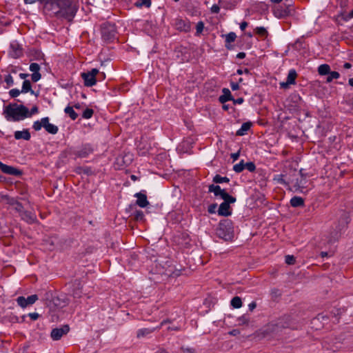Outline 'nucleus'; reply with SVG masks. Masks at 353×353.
<instances>
[{
	"mask_svg": "<svg viewBox=\"0 0 353 353\" xmlns=\"http://www.w3.org/2000/svg\"><path fill=\"white\" fill-rule=\"evenodd\" d=\"M28 92H30L32 94H34V91L32 90L31 83L29 80H25L23 82L22 85V93H27Z\"/></svg>",
	"mask_w": 353,
	"mask_h": 353,
	"instance_id": "25",
	"label": "nucleus"
},
{
	"mask_svg": "<svg viewBox=\"0 0 353 353\" xmlns=\"http://www.w3.org/2000/svg\"><path fill=\"white\" fill-rule=\"evenodd\" d=\"M169 322L168 321H163L160 325L157 327V328H142L137 331V336L138 338L144 337L148 336V334L152 333L154 330L159 329L164 324Z\"/></svg>",
	"mask_w": 353,
	"mask_h": 353,
	"instance_id": "14",
	"label": "nucleus"
},
{
	"mask_svg": "<svg viewBox=\"0 0 353 353\" xmlns=\"http://www.w3.org/2000/svg\"><path fill=\"white\" fill-rule=\"evenodd\" d=\"M93 152L90 145L87 144L82 146V148L77 152V155L81 158H85Z\"/></svg>",
	"mask_w": 353,
	"mask_h": 353,
	"instance_id": "18",
	"label": "nucleus"
},
{
	"mask_svg": "<svg viewBox=\"0 0 353 353\" xmlns=\"http://www.w3.org/2000/svg\"><path fill=\"white\" fill-rule=\"evenodd\" d=\"M134 5L138 8H149L151 6V0H138L134 3Z\"/></svg>",
	"mask_w": 353,
	"mask_h": 353,
	"instance_id": "28",
	"label": "nucleus"
},
{
	"mask_svg": "<svg viewBox=\"0 0 353 353\" xmlns=\"http://www.w3.org/2000/svg\"><path fill=\"white\" fill-rule=\"evenodd\" d=\"M248 306H249L250 310H254V309L256 307V303H254V302H252V303H250L249 304V305H248Z\"/></svg>",
	"mask_w": 353,
	"mask_h": 353,
	"instance_id": "64",
	"label": "nucleus"
},
{
	"mask_svg": "<svg viewBox=\"0 0 353 353\" xmlns=\"http://www.w3.org/2000/svg\"><path fill=\"white\" fill-rule=\"evenodd\" d=\"M248 26V23L246 21H243L240 23V28L242 31H243L246 27Z\"/></svg>",
	"mask_w": 353,
	"mask_h": 353,
	"instance_id": "59",
	"label": "nucleus"
},
{
	"mask_svg": "<svg viewBox=\"0 0 353 353\" xmlns=\"http://www.w3.org/2000/svg\"><path fill=\"white\" fill-rule=\"evenodd\" d=\"M102 37L104 40L110 41L115 39L116 31L114 26H108L103 27L101 31Z\"/></svg>",
	"mask_w": 353,
	"mask_h": 353,
	"instance_id": "6",
	"label": "nucleus"
},
{
	"mask_svg": "<svg viewBox=\"0 0 353 353\" xmlns=\"http://www.w3.org/2000/svg\"><path fill=\"white\" fill-rule=\"evenodd\" d=\"M234 101V104H241L243 102V99L242 97L238 98L236 99H232Z\"/></svg>",
	"mask_w": 353,
	"mask_h": 353,
	"instance_id": "58",
	"label": "nucleus"
},
{
	"mask_svg": "<svg viewBox=\"0 0 353 353\" xmlns=\"http://www.w3.org/2000/svg\"><path fill=\"white\" fill-rule=\"evenodd\" d=\"M236 38V35L234 32H231L225 35V41L226 43H232L235 41Z\"/></svg>",
	"mask_w": 353,
	"mask_h": 353,
	"instance_id": "36",
	"label": "nucleus"
},
{
	"mask_svg": "<svg viewBox=\"0 0 353 353\" xmlns=\"http://www.w3.org/2000/svg\"><path fill=\"white\" fill-rule=\"evenodd\" d=\"M72 295L74 299L80 298L81 296V290L80 289L74 290L73 291Z\"/></svg>",
	"mask_w": 353,
	"mask_h": 353,
	"instance_id": "49",
	"label": "nucleus"
},
{
	"mask_svg": "<svg viewBox=\"0 0 353 353\" xmlns=\"http://www.w3.org/2000/svg\"><path fill=\"white\" fill-rule=\"evenodd\" d=\"M21 219L26 221L28 223H34L36 219V215L29 211L23 210L22 212L19 214Z\"/></svg>",
	"mask_w": 353,
	"mask_h": 353,
	"instance_id": "16",
	"label": "nucleus"
},
{
	"mask_svg": "<svg viewBox=\"0 0 353 353\" xmlns=\"http://www.w3.org/2000/svg\"><path fill=\"white\" fill-rule=\"evenodd\" d=\"M230 86L232 90H237L239 89V85L238 83H231Z\"/></svg>",
	"mask_w": 353,
	"mask_h": 353,
	"instance_id": "56",
	"label": "nucleus"
},
{
	"mask_svg": "<svg viewBox=\"0 0 353 353\" xmlns=\"http://www.w3.org/2000/svg\"><path fill=\"white\" fill-rule=\"evenodd\" d=\"M275 325L276 327L273 330V331L276 332L279 331V328L290 327L294 329L295 327L290 321L289 316L283 317V319L280 320Z\"/></svg>",
	"mask_w": 353,
	"mask_h": 353,
	"instance_id": "12",
	"label": "nucleus"
},
{
	"mask_svg": "<svg viewBox=\"0 0 353 353\" xmlns=\"http://www.w3.org/2000/svg\"><path fill=\"white\" fill-rule=\"evenodd\" d=\"M217 208V205L216 203L212 204L208 207V212L210 214H214L216 212Z\"/></svg>",
	"mask_w": 353,
	"mask_h": 353,
	"instance_id": "46",
	"label": "nucleus"
},
{
	"mask_svg": "<svg viewBox=\"0 0 353 353\" xmlns=\"http://www.w3.org/2000/svg\"><path fill=\"white\" fill-rule=\"evenodd\" d=\"M21 48L19 45L16 42H12L10 44V50L9 51L10 55L13 58H17L21 54Z\"/></svg>",
	"mask_w": 353,
	"mask_h": 353,
	"instance_id": "17",
	"label": "nucleus"
},
{
	"mask_svg": "<svg viewBox=\"0 0 353 353\" xmlns=\"http://www.w3.org/2000/svg\"><path fill=\"white\" fill-rule=\"evenodd\" d=\"M252 123L250 122L243 123L239 130L236 132V135L243 136L250 129Z\"/></svg>",
	"mask_w": 353,
	"mask_h": 353,
	"instance_id": "22",
	"label": "nucleus"
},
{
	"mask_svg": "<svg viewBox=\"0 0 353 353\" xmlns=\"http://www.w3.org/2000/svg\"><path fill=\"white\" fill-rule=\"evenodd\" d=\"M295 262V258L292 255H287L285 256V263L288 265H292Z\"/></svg>",
	"mask_w": 353,
	"mask_h": 353,
	"instance_id": "45",
	"label": "nucleus"
},
{
	"mask_svg": "<svg viewBox=\"0 0 353 353\" xmlns=\"http://www.w3.org/2000/svg\"><path fill=\"white\" fill-rule=\"evenodd\" d=\"M216 234L225 241H231L234 236L232 221L228 219L221 221L216 229Z\"/></svg>",
	"mask_w": 353,
	"mask_h": 353,
	"instance_id": "2",
	"label": "nucleus"
},
{
	"mask_svg": "<svg viewBox=\"0 0 353 353\" xmlns=\"http://www.w3.org/2000/svg\"><path fill=\"white\" fill-rule=\"evenodd\" d=\"M51 303L54 307L60 309L65 307L69 303V300L65 295H60L54 296Z\"/></svg>",
	"mask_w": 353,
	"mask_h": 353,
	"instance_id": "7",
	"label": "nucleus"
},
{
	"mask_svg": "<svg viewBox=\"0 0 353 353\" xmlns=\"http://www.w3.org/2000/svg\"><path fill=\"white\" fill-rule=\"evenodd\" d=\"M43 120L44 121L43 128L48 133L52 134H55L58 132V130H59L58 127L52 123H49L48 117H43Z\"/></svg>",
	"mask_w": 353,
	"mask_h": 353,
	"instance_id": "15",
	"label": "nucleus"
},
{
	"mask_svg": "<svg viewBox=\"0 0 353 353\" xmlns=\"http://www.w3.org/2000/svg\"><path fill=\"white\" fill-rule=\"evenodd\" d=\"M99 74V70L93 68L90 71L81 73V77L84 81V85L87 87H91L96 84L97 75Z\"/></svg>",
	"mask_w": 353,
	"mask_h": 353,
	"instance_id": "4",
	"label": "nucleus"
},
{
	"mask_svg": "<svg viewBox=\"0 0 353 353\" xmlns=\"http://www.w3.org/2000/svg\"><path fill=\"white\" fill-rule=\"evenodd\" d=\"M245 57V54L244 52H239L236 55V57L238 59H243Z\"/></svg>",
	"mask_w": 353,
	"mask_h": 353,
	"instance_id": "63",
	"label": "nucleus"
},
{
	"mask_svg": "<svg viewBox=\"0 0 353 353\" xmlns=\"http://www.w3.org/2000/svg\"><path fill=\"white\" fill-rule=\"evenodd\" d=\"M239 157V152L234 153V154H231V157H232V159H233L234 161L237 160Z\"/></svg>",
	"mask_w": 353,
	"mask_h": 353,
	"instance_id": "60",
	"label": "nucleus"
},
{
	"mask_svg": "<svg viewBox=\"0 0 353 353\" xmlns=\"http://www.w3.org/2000/svg\"><path fill=\"white\" fill-rule=\"evenodd\" d=\"M179 329H180V328H179V327H177V326H169V327H168V330H174V331H178V330H179Z\"/></svg>",
	"mask_w": 353,
	"mask_h": 353,
	"instance_id": "62",
	"label": "nucleus"
},
{
	"mask_svg": "<svg viewBox=\"0 0 353 353\" xmlns=\"http://www.w3.org/2000/svg\"><path fill=\"white\" fill-rule=\"evenodd\" d=\"M64 112L65 114H68L72 120H75L78 117V114L74 112L73 107L72 106H67L65 108Z\"/></svg>",
	"mask_w": 353,
	"mask_h": 353,
	"instance_id": "26",
	"label": "nucleus"
},
{
	"mask_svg": "<svg viewBox=\"0 0 353 353\" xmlns=\"http://www.w3.org/2000/svg\"><path fill=\"white\" fill-rule=\"evenodd\" d=\"M0 170L5 174H10L13 176H19L21 174V172L17 168L6 165L0 161Z\"/></svg>",
	"mask_w": 353,
	"mask_h": 353,
	"instance_id": "11",
	"label": "nucleus"
},
{
	"mask_svg": "<svg viewBox=\"0 0 353 353\" xmlns=\"http://www.w3.org/2000/svg\"><path fill=\"white\" fill-rule=\"evenodd\" d=\"M179 24L183 23V30L184 31H187V30H189V28H190V26H189L188 24H186L184 21H181H181H179Z\"/></svg>",
	"mask_w": 353,
	"mask_h": 353,
	"instance_id": "57",
	"label": "nucleus"
},
{
	"mask_svg": "<svg viewBox=\"0 0 353 353\" xmlns=\"http://www.w3.org/2000/svg\"><path fill=\"white\" fill-rule=\"evenodd\" d=\"M11 209L15 210L20 214L23 210V207L19 202L17 201Z\"/></svg>",
	"mask_w": 353,
	"mask_h": 353,
	"instance_id": "37",
	"label": "nucleus"
},
{
	"mask_svg": "<svg viewBox=\"0 0 353 353\" xmlns=\"http://www.w3.org/2000/svg\"><path fill=\"white\" fill-rule=\"evenodd\" d=\"M14 138L16 139H24L29 140L30 139V134L28 130H24L23 131H16L14 132Z\"/></svg>",
	"mask_w": 353,
	"mask_h": 353,
	"instance_id": "20",
	"label": "nucleus"
},
{
	"mask_svg": "<svg viewBox=\"0 0 353 353\" xmlns=\"http://www.w3.org/2000/svg\"><path fill=\"white\" fill-rule=\"evenodd\" d=\"M220 10V8L218 5L214 4L211 8V12L212 13H218Z\"/></svg>",
	"mask_w": 353,
	"mask_h": 353,
	"instance_id": "52",
	"label": "nucleus"
},
{
	"mask_svg": "<svg viewBox=\"0 0 353 353\" xmlns=\"http://www.w3.org/2000/svg\"><path fill=\"white\" fill-rule=\"evenodd\" d=\"M204 23L202 21H199L197 23L196 26V34L199 35L203 30Z\"/></svg>",
	"mask_w": 353,
	"mask_h": 353,
	"instance_id": "40",
	"label": "nucleus"
},
{
	"mask_svg": "<svg viewBox=\"0 0 353 353\" xmlns=\"http://www.w3.org/2000/svg\"><path fill=\"white\" fill-rule=\"evenodd\" d=\"M236 72L239 74H242L243 73L248 74V73H249V70L248 69H245L244 70H242L241 69H239Z\"/></svg>",
	"mask_w": 353,
	"mask_h": 353,
	"instance_id": "61",
	"label": "nucleus"
},
{
	"mask_svg": "<svg viewBox=\"0 0 353 353\" xmlns=\"http://www.w3.org/2000/svg\"><path fill=\"white\" fill-rule=\"evenodd\" d=\"M38 299L37 295L33 294L29 296L28 298H25L23 296H19L17 299V302L19 305L22 307H26L28 305H32L35 303V301Z\"/></svg>",
	"mask_w": 353,
	"mask_h": 353,
	"instance_id": "8",
	"label": "nucleus"
},
{
	"mask_svg": "<svg viewBox=\"0 0 353 353\" xmlns=\"http://www.w3.org/2000/svg\"><path fill=\"white\" fill-rule=\"evenodd\" d=\"M352 18H353V10L349 14L343 16V19L345 21H348Z\"/></svg>",
	"mask_w": 353,
	"mask_h": 353,
	"instance_id": "54",
	"label": "nucleus"
},
{
	"mask_svg": "<svg viewBox=\"0 0 353 353\" xmlns=\"http://www.w3.org/2000/svg\"><path fill=\"white\" fill-rule=\"evenodd\" d=\"M327 74H328V76L326 79V81L327 83H330L333 79H337L340 77L339 73L336 71H332V72L330 71V73H328Z\"/></svg>",
	"mask_w": 353,
	"mask_h": 353,
	"instance_id": "31",
	"label": "nucleus"
},
{
	"mask_svg": "<svg viewBox=\"0 0 353 353\" xmlns=\"http://www.w3.org/2000/svg\"><path fill=\"white\" fill-rule=\"evenodd\" d=\"M30 70L32 72V80L34 82H37L41 77V74L39 73L40 66L37 63H32L30 65Z\"/></svg>",
	"mask_w": 353,
	"mask_h": 353,
	"instance_id": "13",
	"label": "nucleus"
},
{
	"mask_svg": "<svg viewBox=\"0 0 353 353\" xmlns=\"http://www.w3.org/2000/svg\"><path fill=\"white\" fill-rule=\"evenodd\" d=\"M222 91H223V94L219 97V101L221 103H224L232 99L231 92L229 90V89L223 88Z\"/></svg>",
	"mask_w": 353,
	"mask_h": 353,
	"instance_id": "21",
	"label": "nucleus"
},
{
	"mask_svg": "<svg viewBox=\"0 0 353 353\" xmlns=\"http://www.w3.org/2000/svg\"><path fill=\"white\" fill-rule=\"evenodd\" d=\"M21 92V91H20L19 89L14 88L10 90L9 94L11 97L15 98L18 97Z\"/></svg>",
	"mask_w": 353,
	"mask_h": 353,
	"instance_id": "42",
	"label": "nucleus"
},
{
	"mask_svg": "<svg viewBox=\"0 0 353 353\" xmlns=\"http://www.w3.org/2000/svg\"><path fill=\"white\" fill-rule=\"evenodd\" d=\"M70 330L69 326L65 325L61 327H57L52 330L51 338L54 341L59 340L63 335L66 334Z\"/></svg>",
	"mask_w": 353,
	"mask_h": 353,
	"instance_id": "5",
	"label": "nucleus"
},
{
	"mask_svg": "<svg viewBox=\"0 0 353 353\" xmlns=\"http://www.w3.org/2000/svg\"><path fill=\"white\" fill-rule=\"evenodd\" d=\"M182 350L184 353H196V350L192 347H182Z\"/></svg>",
	"mask_w": 353,
	"mask_h": 353,
	"instance_id": "48",
	"label": "nucleus"
},
{
	"mask_svg": "<svg viewBox=\"0 0 353 353\" xmlns=\"http://www.w3.org/2000/svg\"><path fill=\"white\" fill-rule=\"evenodd\" d=\"M105 74L104 72H99V74L97 75V81L99 80V81H101V80H103L105 79Z\"/></svg>",
	"mask_w": 353,
	"mask_h": 353,
	"instance_id": "53",
	"label": "nucleus"
},
{
	"mask_svg": "<svg viewBox=\"0 0 353 353\" xmlns=\"http://www.w3.org/2000/svg\"><path fill=\"white\" fill-rule=\"evenodd\" d=\"M231 305L234 308H240L242 305V301L240 297L235 296L231 300Z\"/></svg>",
	"mask_w": 353,
	"mask_h": 353,
	"instance_id": "30",
	"label": "nucleus"
},
{
	"mask_svg": "<svg viewBox=\"0 0 353 353\" xmlns=\"http://www.w3.org/2000/svg\"><path fill=\"white\" fill-rule=\"evenodd\" d=\"M245 168L249 170L250 172H253L256 169V166L252 162H248L245 163Z\"/></svg>",
	"mask_w": 353,
	"mask_h": 353,
	"instance_id": "43",
	"label": "nucleus"
},
{
	"mask_svg": "<svg viewBox=\"0 0 353 353\" xmlns=\"http://www.w3.org/2000/svg\"><path fill=\"white\" fill-rule=\"evenodd\" d=\"M290 204L294 208L303 206L304 200L300 196H294L290 200Z\"/></svg>",
	"mask_w": 353,
	"mask_h": 353,
	"instance_id": "23",
	"label": "nucleus"
},
{
	"mask_svg": "<svg viewBox=\"0 0 353 353\" xmlns=\"http://www.w3.org/2000/svg\"><path fill=\"white\" fill-rule=\"evenodd\" d=\"M223 201L219 208L218 214L221 216H228L231 214L230 203H233L234 202L230 201L229 199Z\"/></svg>",
	"mask_w": 353,
	"mask_h": 353,
	"instance_id": "10",
	"label": "nucleus"
},
{
	"mask_svg": "<svg viewBox=\"0 0 353 353\" xmlns=\"http://www.w3.org/2000/svg\"><path fill=\"white\" fill-rule=\"evenodd\" d=\"M28 316L32 321H36L39 316V314L37 312L29 313Z\"/></svg>",
	"mask_w": 353,
	"mask_h": 353,
	"instance_id": "51",
	"label": "nucleus"
},
{
	"mask_svg": "<svg viewBox=\"0 0 353 353\" xmlns=\"http://www.w3.org/2000/svg\"><path fill=\"white\" fill-rule=\"evenodd\" d=\"M93 112V110L86 108L83 112V117L85 119H90L92 117Z\"/></svg>",
	"mask_w": 353,
	"mask_h": 353,
	"instance_id": "38",
	"label": "nucleus"
},
{
	"mask_svg": "<svg viewBox=\"0 0 353 353\" xmlns=\"http://www.w3.org/2000/svg\"><path fill=\"white\" fill-rule=\"evenodd\" d=\"M274 180L280 184L289 185V182L286 181L284 179V175L281 174L275 175L274 176Z\"/></svg>",
	"mask_w": 353,
	"mask_h": 353,
	"instance_id": "32",
	"label": "nucleus"
},
{
	"mask_svg": "<svg viewBox=\"0 0 353 353\" xmlns=\"http://www.w3.org/2000/svg\"><path fill=\"white\" fill-rule=\"evenodd\" d=\"M44 121L43 120V118L40 121H36L33 123L32 128L35 131H39L41 129V128H43L44 126Z\"/></svg>",
	"mask_w": 353,
	"mask_h": 353,
	"instance_id": "33",
	"label": "nucleus"
},
{
	"mask_svg": "<svg viewBox=\"0 0 353 353\" xmlns=\"http://www.w3.org/2000/svg\"><path fill=\"white\" fill-rule=\"evenodd\" d=\"M213 181L216 183H228L230 181L229 178L226 176H221L219 174H216L213 178Z\"/></svg>",
	"mask_w": 353,
	"mask_h": 353,
	"instance_id": "29",
	"label": "nucleus"
},
{
	"mask_svg": "<svg viewBox=\"0 0 353 353\" xmlns=\"http://www.w3.org/2000/svg\"><path fill=\"white\" fill-rule=\"evenodd\" d=\"M143 212L142 211L138 210L135 212V219L137 220H142L143 218Z\"/></svg>",
	"mask_w": 353,
	"mask_h": 353,
	"instance_id": "47",
	"label": "nucleus"
},
{
	"mask_svg": "<svg viewBox=\"0 0 353 353\" xmlns=\"http://www.w3.org/2000/svg\"><path fill=\"white\" fill-rule=\"evenodd\" d=\"M300 174L301 177L296 179L294 187L296 190L303 192L308 186V181L307 180L306 176L302 173V170H300Z\"/></svg>",
	"mask_w": 353,
	"mask_h": 353,
	"instance_id": "9",
	"label": "nucleus"
},
{
	"mask_svg": "<svg viewBox=\"0 0 353 353\" xmlns=\"http://www.w3.org/2000/svg\"><path fill=\"white\" fill-rule=\"evenodd\" d=\"M208 191L210 192H213L216 196H220L223 200L229 199V201L232 202L236 201V199L234 197L229 195L225 190L221 189L219 185L212 184L209 185Z\"/></svg>",
	"mask_w": 353,
	"mask_h": 353,
	"instance_id": "3",
	"label": "nucleus"
},
{
	"mask_svg": "<svg viewBox=\"0 0 353 353\" xmlns=\"http://www.w3.org/2000/svg\"><path fill=\"white\" fill-rule=\"evenodd\" d=\"M296 76H297V74H296V71L294 70H290L289 71L288 77H287V81L291 85L294 84Z\"/></svg>",
	"mask_w": 353,
	"mask_h": 353,
	"instance_id": "27",
	"label": "nucleus"
},
{
	"mask_svg": "<svg viewBox=\"0 0 353 353\" xmlns=\"http://www.w3.org/2000/svg\"><path fill=\"white\" fill-rule=\"evenodd\" d=\"M330 72V67L327 64L320 65L318 68V72L320 75H326Z\"/></svg>",
	"mask_w": 353,
	"mask_h": 353,
	"instance_id": "24",
	"label": "nucleus"
},
{
	"mask_svg": "<svg viewBox=\"0 0 353 353\" xmlns=\"http://www.w3.org/2000/svg\"><path fill=\"white\" fill-rule=\"evenodd\" d=\"M135 196L137 198V204L139 207L145 208L149 204L145 194L139 192L135 194Z\"/></svg>",
	"mask_w": 353,
	"mask_h": 353,
	"instance_id": "19",
	"label": "nucleus"
},
{
	"mask_svg": "<svg viewBox=\"0 0 353 353\" xmlns=\"http://www.w3.org/2000/svg\"><path fill=\"white\" fill-rule=\"evenodd\" d=\"M38 111L39 110L37 106L35 105L32 107L30 111L28 110V115L27 117H30L32 114H37Z\"/></svg>",
	"mask_w": 353,
	"mask_h": 353,
	"instance_id": "50",
	"label": "nucleus"
},
{
	"mask_svg": "<svg viewBox=\"0 0 353 353\" xmlns=\"http://www.w3.org/2000/svg\"><path fill=\"white\" fill-rule=\"evenodd\" d=\"M4 200L6 201V204L9 205L10 208H12V207L14 205V203L17 201V200L14 198L9 197V196H5Z\"/></svg>",
	"mask_w": 353,
	"mask_h": 353,
	"instance_id": "39",
	"label": "nucleus"
},
{
	"mask_svg": "<svg viewBox=\"0 0 353 353\" xmlns=\"http://www.w3.org/2000/svg\"><path fill=\"white\" fill-rule=\"evenodd\" d=\"M3 114L8 121H19L27 118L28 109L23 105L11 103L5 107Z\"/></svg>",
	"mask_w": 353,
	"mask_h": 353,
	"instance_id": "1",
	"label": "nucleus"
},
{
	"mask_svg": "<svg viewBox=\"0 0 353 353\" xmlns=\"http://www.w3.org/2000/svg\"><path fill=\"white\" fill-rule=\"evenodd\" d=\"M244 169H245V164L243 163V161H241L239 163L235 164L233 167V170L237 173L242 172Z\"/></svg>",
	"mask_w": 353,
	"mask_h": 353,
	"instance_id": "35",
	"label": "nucleus"
},
{
	"mask_svg": "<svg viewBox=\"0 0 353 353\" xmlns=\"http://www.w3.org/2000/svg\"><path fill=\"white\" fill-rule=\"evenodd\" d=\"M255 32L261 37H266L268 35V31L264 27H256Z\"/></svg>",
	"mask_w": 353,
	"mask_h": 353,
	"instance_id": "34",
	"label": "nucleus"
},
{
	"mask_svg": "<svg viewBox=\"0 0 353 353\" xmlns=\"http://www.w3.org/2000/svg\"><path fill=\"white\" fill-rule=\"evenodd\" d=\"M274 14L275 17H276L278 18H283L286 14L285 11H282L279 9L275 10L274 12Z\"/></svg>",
	"mask_w": 353,
	"mask_h": 353,
	"instance_id": "44",
	"label": "nucleus"
},
{
	"mask_svg": "<svg viewBox=\"0 0 353 353\" xmlns=\"http://www.w3.org/2000/svg\"><path fill=\"white\" fill-rule=\"evenodd\" d=\"M4 81L8 87L12 86L14 84L13 78L10 74L6 75L5 77Z\"/></svg>",
	"mask_w": 353,
	"mask_h": 353,
	"instance_id": "41",
	"label": "nucleus"
},
{
	"mask_svg": "<svg viewBox=\"0 0 353 353\" xmlns=\"http://www.w3.org/2000/svg\"><path fill=\"white\" fill-rule=\"evenodd\" d=\"M291 85L288 81L286 80L285 82H281L280 83V87L281 88L287 89L288 88L289 85Z\"/></svg>",
	"mask_w": 353,
	"mask_h": 353,
	"instance_id": "55",
	"label": "nucleus"
}]
</instances>
